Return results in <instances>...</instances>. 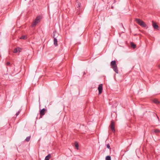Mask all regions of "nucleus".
<instances>
[{
  "label": "nucleus",
  "mask_w": 160,
  "mask_h": 160,
  "mask_svg": "<svg viewBox=\"0 0 160 160\" xmlns=\"http://www.w3.org/2000/svg\"><path fill=\"white\" fill-rule=\"evenodd\" d=\"M110 65L112 68L116 73H118V70L117 65L116 64V61L115 60L112 61L111 62Z\"/></svg>",
  "instance_id": "nucleus-1"
},
{
  "label": "nucleus",
  "mask_w": 160,
  "mask_h": 160,
  "mask_svg": "<svg viewBox=\"0 0 160 160\" xmlns=\"http://www.w3.org/2000/svg\"><path fill=\"white\" fill-rule=\"evenodd\" d=\"M41 18L40 17H37L32 23V27H34L36 26V25L40 21Z\"/></svg>",
  "instance_id": "nucleus-2"
},
{
  "label": "nucleus",
  "mask_w": 160,
  "mask_h": 160,
  "mask_svg": "<svg viewBox=\"0 0 160 160\" xmlns=\"http://www.w3.org/2000/svg\"><path fill=\"white\" fill-rule=\"evenodd\" d=\"M109 127L111 128V129L112 131L114 132L115 131L114 128V122L113 121H111Z\"/></svg>",
  "instance_id": "nucleus-3"
},
{
  "label": "nucleus",
  "mask_w": 160,
  "mask_h": 160,
  "mask_svg": "<svg viewBox=\"0 0 160 160\" xmlns=\"http://www.w3.org/2000/svg\"><path fill=\"white\" fill-rule=\"evenodd\" d=\"M46 111V109L44 108H43L40 110V115L41 117L45 115V112Z\"/></svg>",
  "instance_id": "nucleus-4"
},
{
  "label": "nucleus",
  "mask_w": 160,
  "mask_h": 160,
  "mask_svg": "<svg viewBox=\"0 0 160 160\" xmlns=\"http://www.w3.org/2000/svg\"><path fill=\"white\" fill-rule=\"evenodd\" d=\"M102 84H99L98 88V90L99 91V94H100L102 93Z\"/></svg>",
  "instance_id": "nucleus-5"
},
{
  "label": "nucleus",
  "mask_w": 160,
  "mask_h": 160,
  "mask_svg": "<svg viewBox=\"0 0 160 160\" xmlns=\"http://www.w3.org/2000/svg\"><path fill=\"white\" fill-rule=\"evenodd\" d=\"M59 36V34L56 32V31H54L53 32V37L54 38H56L57 39V38Z\"/></svg>",
  "instance_id": "nucleus-6"
},
{
  "label": "nucleus",
  "mask_w": 160,
  "mask_h": 160,
  "mask_svg": "<svg viewBox=\"0 0 160 160\" xmlns=\"http://www.w3.org/2000/svg\"><path fill=\"white\" fill-rule=\"evenodd\" d=\"M21 49L20 48H16L14 49L13 52L15 53H16L18 52H20L21 51Z\"/></svg>",
  "instance_id": "nucleus-7"
},
{
  "label": "nucleus",
  "mask_w": 160,
  "mask_h": 160,
  "mask_svg": "<svg viewBox=\"0 0 160 160\" xmlns=\"http://www.w3.org/2000/svg\"><path fill=\"white\" fill-rule=\"evenodd\" d=\"M135 21L137 22V23L139 25H140V24L141 23V22H142L141 20L137 18L135 19Z\"/></svg>",
  "instance_id": "nucleus-8"
},
{
  "label": "nucleus",
  "mask_w": 160,
  "mask_h": 160,
  "mask_svg": "<svg viewBox=\"0 0 160 160\" xmlns=\"http://www.w3.org/2000/svg\"><path fill=\"white\" fill-rule=\"evenodd\" d=\"M54 44L55 46L57 47L58 46L57 43V39L56 38H54Z\"/></svg>",
  "instance_id": "nucleus-9"
},
{
  "label": "nucleus",
  "mask_w": 160,
  "mask_h": 160,
  "mask_svg": "<svg viewBox=\"0 0 160 160\" xmlns=\"http://www.w3.org/2000/svg\"><path fill=\"white\" fill-rule=\"evenodd\" d=\"M51 157V155L49 154L45 157L44 160H49Z\"/></svg>",
  "instance_id": "nucleus-10"
},
{
  "label": "nucleus",
  "mask_w": 160,
  "mask_h": 160,
  "mask_svg": "<svg viewBox=\"0 0 160 160\" xmlns=\"http://www.w3.org/2000/svg\"><path fill=\"white\" fill-rule=\"evenodd\" d=\"M152 25H153V27L154 29H158V26L156 23L153 22V23Z\"/></svg>",
  "instance_id": "nucleus-11"
},
{
  "label": "nucleus",
  "mask_w": 160,
  "mask_h": 160,
  "mask_svg": "<svg viewBox=\"0 0 160 160\" xmlns=\"http://www.w3.org/2000/svg\"><path fill=\"white\" fill-rule=\"evenodd\" d=\"M140 25L144 27H145L147 26L146 24L143 21L141 22Z\"/></svg>",
  "instance_id": "nucleus-12"
},
{
  "label": "nucleus",
  "mask_w": 160,
  "mask_h": 160,
  "mask_svg": "<svg viewBox=\"0 0 160 160\" xmlns=\"http://www.w3.org/2000/svg\"><path fill=\"white\" fill-rule=\"evenodd\" d=\"M153 101L154 103L156 104H158L159 103V102L156 99L153 100Z\"/></svg>",
  "instance_id": "nucleus-13"
},
{
  "label": "nucleus",
  "mask_w": 160,
  "mask_h": 160,
  "mask_svg": "<svg viewBox=\"0 0 160 160\" xmlns=\"http://www.w3.org/2000/svg\"><path fill=\"white\" fill-rule=\"evenodd\" d=\"M75 146L77 149H78V144L77 142L75 143Z\"/></svg>",
  "instance_id": "nucleus-14"
},
{
  "label": "nucleus",
  "mask_w": 160,
  "mask_h": 160,
  "mask_svg": "<svg viewBox=\"0 0 160 160\" xmlns=\"http://www.w3.org/2000/svg\"><path fill=\"white\" fill-rule=\"evenodd\" d=\"M106 160H111V158L110 156H107L105 158Z\"/></svg>",
  "instance_id": "nucleus-15"
},
{
  "label": "nucleus",
  "mask_w": 160,
  "mask_h": 160,
  "mask_svg": "<svg viewBox=\"0 0 160 160\" xmlns=\"http://www.w3.org/2000/svg\"><path fill=\"white\" fill-rule=\"evenodd\" d=\"M31 138V136H28L25 139V141L27 142H29L30 139Z\"/></svg>",
  "instance_id": "nucleus-16"
},
{
  "label": "nucleus",
  "mask_w": 160,
  "mask_h": 160,
  "mask_svg": "<svg viewBox=\"0 0 160 160\" xmlns=\"http://www.w3.org/2000/svg\"><path fill=\"white\" fill-rule=\"evenodd\" d=\"M26 38H27V36L25 35L22 36V37H21L20 38V39H25Z\"/></svg>",
  "instance_id": "nucleus-17"
},
{
  "label": "nucleus",
  "mask_w": 160,
  "mask_h": 160,
  "mask_svg": "<svg viewBox=\"0 0 160 160\" xmlns=\"http://www.w3.org/2000/svg\"><path fill=\"white\" fill-rule=\"evenodd\" d=\"M154 132L156 133H158L160 132V130L158 129H156L154 130Z\"/></svg>",
  "instance_id": "nucleus-18"
},
{
  "label": "nucleus",
  "mask_w": 160,
  "mask_h": 160,
  "mask_svg": "<svg viewBox=\"0 0 160 160\" xmlns=\"http://www.w3.org/2000/svg\"><path fill=\"white\" fill-rule=\"evenodd\" d=\"M131 47L133 48H136V46L135 44H134L132 42L131 44Z\"/></svg>",
  "instance_id": "nucleus-19"
},
{
  "label": "nucleus",
  "mask_w": 160,
  "mask_h": 160,
  "mask_svg": "<svg viewBox=\"0 0 160 160\" xmlns=\"http://www.w3.org/2000/svg\"><path fill=\"white\" fill-rule=\"evenodd\" d=\"M107 148L108 149H110L111 148H110V146L109 145V144H107Z\"/></svg>",
  "instance_id": "nucleus-20"
},
{
  "label": "nucleus",
  "mask_w": 160,
  "mask_h": 160,
  "mask_svg": "<svg viewBox=\"0 0 160 160\" xmlns=\"http://www.w3.org/2000/svg\"><path fill=\"white\" fill-rule=\"evenodd\" d=\"M80 6H81V3L79 2L78 3L77 8H79L80 7Z\"/></svg>",
  "instance_id": "nucleus-21"
},
{
  "label": "nucleus",
  "mask_w": 160,
  "mask_h": 160,
  "mask_svg": "<svg viewBox=\"0 0 160 160\" xmlns=\"http://www.w3.org/2000/svg\"><path fill=\"white\" fill-rule=\"evenodd\" d=\"M20 112V110L18 111V112L16 113V116H18Z\"/></svg>",
  "instance_id": "nucleus-22"
},
{
  "label": "nucleus",
  "mask_w": 160,
  "mask_h": 160,
  "mask_svg": "<svg viewBox=\"0 0 160 160\" xmlns=\"http://www.w3.org/2000/svg\"><path fill=\"white\" fill-rule=\"evenodd\" d=\"M10 64V63L9 62H7L6 63V64L7 65H9Z\"/></svg>",
  "instance_id": "nucleus-23"
},
{
  "label": "nucleus",
  "mask_w": 160,
  "mask_h": 160,
  "mask_svg": "<svg viewBox=\"0 0 160 160\" xmlns=\"http://www.w3.org/2000/svg\"><path fill=\"white\" fill-rule=\"evenodd\" d=\"M156 116H157V118H158V120L159 121V118H158V115H157V114H156Z\"/></svg>",
  "instance_id": "nucleus-24"
},
{
  "label": "nucleus",
  "mask_w": 160,
  "mask_h": 160,
  "mask_svg": "<svg viewBox=\"0 0 160 160\" xmlns=\"http://www.w3.org/2000/svg\"><path fill=\"white\" fill-rule=\"evenodd\" d=\"M79 10L78 9H78H77V11H78V12Z\"/></svg>",
  "instance_id": "nucleus-25"
},
{
  "label": "nucleus",
  "mask_w": 160,
  "mask_h": 160,
  "mask_svg": "<svg viewBox=\"0 0 160 160\" xmlns=\"http://www.w3.org/2000/svg\"><path fill=\"white\" fill-rule=\"evenodd\" d=\"M85 72H84V75H85Z\"/></svg>",
  "instance_id": "nucleus-26"
},
{
  "label": "nucleus",
  "mask_w": 160,
  "mask_h": 160,
  "mask_svg": "<svg viewBox=\"0 0 160 160\" xmlns=\"http://www.w3.org/2000/svg\"><path fill=\"white\" fill-rule=\"evenodd\" d=\"M25 1H26V0H25Z\"/></svg>",
  "instance_id": "nucleus-27"
}]
</instances>
